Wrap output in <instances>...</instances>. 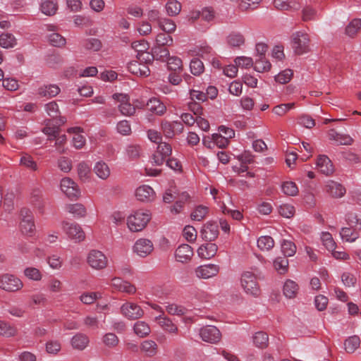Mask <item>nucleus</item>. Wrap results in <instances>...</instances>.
Instances as JSON below:
<instances>
[{"instance_id":"obj_1","label":"nucleus","mask_w":361,"mask_h":361,"mask_svg":"<svg viewBox=\"0 0 361 361\" xmlns=\"http://www.w3.org/2000/svg\"><path fill=\"white\" fill-rule=\"evenodd\" d=\"M151 219L149 211L137 210L131 214L127 219L128 228L133 232H138L143 230Z\"/></svg>"},{"instance_id":"obj_2","label":"nucleus","mask_w":361,"mask_h":361,"mask_svg":"<svg viewBox=\"0 0 361 361\" xmlns=\"http://www.w3.org/2000/svg\"><path fill=\"white\" fill-rule=\"evenodd\" d=\"M240 286L243 291L249 295L257 297L260 294L259 285L257 276L251 271H244L241 274Z\"/></svg>"},{"instance_id":"obj_3","label":"nucleus","mask_w":361,"mask_h":361,"mask_svg":"<svg viewBox=\"0 0 361 361\" xmlns=\"http://www.w3.org/2000/svg\"><path fill=\"white\" fill-rule=\"evenodd\" d=\"M310 39L307 33L296 32L293 34L291 37V46L298 55H302L310 51Z\"/></svg>"},{"instance_id":"obj_4","label":"nucleus","mask_w":361,"mask_h":361,"mask_svg":"<svg viewBox=\"0 0 361 361\" xmlns=\"http://www.w3.org/2000/svg\"><path fill=\"white\" fill-rule=\"evenodd\" d=\"M87 263L94 270L102 271L106 269L109 260L106 255L98 250H91L87 255Z\"/></svg>"},{"instance_id":"obj_5","label":"nucleus","mask_w":361,"mask_h":361,"mask_svg":"<svg viewBox=\"0 0 361 361\" xmlns=\"http://www.w3.org/2000/svg\"><path fill=\"white\" fill-rule=\"evenodd\" d=\"M61 228L68 238L75 243H80L85 239V233L82 228L77 223L63 221L61 222Z\"/></svg>"},{"instance_id":"obj_6","label":"nucleus","mask_w":361,"mask_h":361,"mask_svg":"<svg viewBox=\"0 0 361 361\" xmlns=\"http://www.w3.org/2000/svg\"><path fill=\"white\" fill-rule=\"evenodd\" d=\"M23 287V281L16 275L11 274L0 275V289L6 292H17Z\"/></svg>"},{"instance_id":"obj_7","label":"nucleus","mask_w":361,"mask_h":361,"mask_svg":"<svg viewBox=\"0 0 361 361\" xmlns=\"http://www.w3.org/2000/svg\"><path fill=\"white\" fill-rule=\"evenodd\" d=\"M22 220L20 224L21 232L28 236H32L35 232V225L32 212L26 208L20 210Z\"/></svg>"},{"instance_id":"obj_8","label":"nucleus","mask_w":361,"mask_h":361,"mask_svg":"<svg viewBox=\"0 0 361 361\" xmlns=\"http://www.w3.org/2000/svg\"><path fill=\"white\" fill-rule=\"evenodd\" d=\"M60 189L71 200H76L80 196L79 186L69 177H64L61 180Z\"/></svg>"},{"instance_id":"obj_9","label":"nucleus","mask_w":361,"mask_h":361,"mask_svg":"<svg viewBox=\"0 0 361 361\" xmlns=\"http://www.w3.org/2000/svg\"><path fill=\"white\" fill-rule=\"evenodd\" d=\"M199 335L204 342L215 344L221 339V333L215 326L207 325L200 329Z\"/></svg>"},{"instance_id":"obj_10","label":"nucleus","mask_w":361,"mask_h":361,"mask_svg":"<svg viewBox=\"0 0 361 361\" xmlns=\"http://www.w3.org/2000/svg\"><path fill=\"white\" fill-rule=\"evenodd\" d=\"M171 146L167 142H159L156 151L152 154L153 163L157 166L162 165L166 158L171 154Z\"/></svg>"},{"instance_id":"obj_11","label":"nucleus","mask_w":361,"mask_h":361,"mask_svg":"<svg viewBox=\"0 0 361 361\" xmlns=\"http://www.w3.org/2000/svg\"><path fill=\"white\" fill-rule=\"evenodd\" d=\"M121 312L125 317L131 320L140 319L144 314V311L140 305L130 302L121 305Z\"/></svg>"},{"instance_id":"obj_12","label":"nucleus","mask_w":361,"mask_h":361,"mask_svg":"<svg viewBox=\"0 0 361 361\" xmlns=\"http://www.w3.org/2000/svg\"><path fill=\"white\" fill-rule=\"evenodd\" d=\"M114 99L119 102L118 109L120 112L126 116H130L135 112V108L129 101V97L126 94L117 93L113 95Z\"/></svg>"},{"instance_id":"obj_13","label":"nucleus","mask_w":361,"mask_h":361,"mask_svg":"<svg viewBox=\"0 0 361 361\" xmlns=\"http://www.w3.org/2000/svg\"><path fill=\"white\" fill-rule=\"evenodd\" d=\"M154 250L152 242L147 238L137 239L133 247V252L140 257H146L149 255Z\"/></svg>"},{"instance_id":"obj_14","label":"nucleus","mask_w":361,"mask_h":361,"mask_svg":"<svg viewBox=\"0 0 361 361\" xmlns=\"http://www.w3.org/2000/svg\"><path fill=\"white\" fill-rule=\"evenodd\" d=\"M220 270V267L217 264H207L198 266L195 269L196 277L202 279H208L216 276Z\"/></svg>"},{"instance_id":"obj_15","label":"nucleus","mask_w":361,"mask_h":361,"mask_svg":"<svg viewBox=\"0 0 361 361\" xmlns=\"http://www.w3.org/2000/svg\"><path fill=\"white\" fill-rule=\"evenodd\" d=\"M161 128L164 135L168 138H172L175 135L176 132L182 133L183 130L182 123L178 121L173 122L168 121H162Z\"/></svg>"},{"instance_id":"obj_16","label":"nucleus","mask_w":361,"mask_h":361,"mask_svg":"<svg viewBox=\"0 0 361 361\" xmlns=\"http://www.w3.org/2000/svg\"><path fill=\"white\" fill-rule=\"evenodd\" d=\"M194 255L193 249L188 244L179 245L175 251L176 261L181 263L190 262Z\"/></svg>"},{"instance_id":"obj_17","label":"nucleus","mask_w":361,"mask_h":361,"mask_svg":"<svg viewBox=\"0 0 361 361\" xmlns=\"http://www.w3.org/2000/svg\"><path fill=\"white\" fill-rule=\"evenodd\" d=\"M201 237L206 241H213L219 235L218 225L215 223L207 222L200 231Z\"/></svg>"},{"instance_id":"obj_18","label":"nucleus","mask_w":361,"mask_h":361,"mask_svg":"<svg viewBox=\"0 0 361 361\" xmlns=\"http://www.w3.org/2000/svg\"><path fill=\"white\" fill-rule=\"evenodd\" d=\"M111 286L118 291L130 295L135 294L137 290L133 284L118 277H114L111 279Z\"/></svg>"},{"instance_id":"obj_19","label":"nucleus","mask_w":361,"mask_h":361,"mask_svg":"<svg viewBox=\"0 0 361 361\" xmlns=\"http://www.w3.org/2000/svg\"><path fill=\"white\" fill-rule=\"evenodd\" d=\"M135 196L139 201L150 202L154 200L155 192L152 187L143 185L136 189Z\"/></svg>"},{"instance_id":"obj_20","label":"nucleus","mask_w":361,"mask_h":361,"mask_svg":"<svg viewBox=\"0 0 361 361\" xmlns=\"http://www.w3.org/2000/svg\"><path fill=\"white\" fill-rule=\"evenodd\" d=\"M316 165L318 170L326 176L331 175L334 171L331 161L326 155H319L317 159Z\"/></svg>"},{"instance_id":"obj_21","label":"nucleus","mask_w":361,"mask_h":361,"mask_svg":"<svg viewBox=\"0 0 361 361\" xmlns=\"http://www.w3.org/2000/svg\"><path fill=\"white\" fill-rule=\"evenodd\" d=\"M146 105L149 111L157 116H162L166 111V106L165 104L156 97L150 98L147 101Z\"/></svg>"},{"instance_id":"obj_22","label":"nucleus","mask_w":361,"mask_h":361,"mask_svg":"<svg viewBox=\"0 0 361 361\" xmlns=\"http://www.w3.org/2000/svg\"><path fill=\"white\" fill-rule=\"evenodd\" d=\"M326 191L333 197H341L345 193V188L334 180H328L325 185Z\"/></svg>"},{"instance_id":"obj_23","label":"nucleus","mask_w":361,"mask_h":361,"mask_svg":"<svg viewBox=\"0 0 361 361\" xmlns=\"http://www.w3.org/2000/svg\"><path fill=\"white\" fill-rule=\"evenodd\" d=\"M328 137L330 140L335 141L337 145H350L353 143V138L345 134H340L334 129H331L328 132Z\"/></svg>"},{"instance_id":"obj_24","label":"nucleus","mask_w":361,"mask_h":361,"mask_svg":"<svg viewBox=\"0 0 361 361\" xmlns=\"http://www.w3.org/2000/svg\"><path fill=\"white\" fill-rule=\"evenodd\" d=\"M217 245L214 243H206L197 249V254L200 257L209 259L213 257L217 252Z\"/></svg>"},{"instance_id":"obj_25","label":"nucleus","mask_w":361,"mask_h":361,"mask_svg":"<svg viewBox=\"0 0 361 361\" xmlns=\"http://www.w3.org/2000/svg\"><path fill=\"white\" fill-rule=\"evenodd\" d=\"M89 343L90 340L88 336L82 333L76 334L71 340L72 347L78 350H84L88 345Z\"/></svg>"},{"instance_id":"obj_26","label":"nucleus","mask_w":361,"mask_h":361,"mask_svg":"<svg viewBox=\"0 0 361 361\" xmlns=\"http://www.w3.org/2000/svg\"><path fill=\"white\" fill-rule=\"evenodd\" d=\"M274 6L276 8L282 11L298 10L300 5L296 0H274Z\"/></svg>"},{"instance_id":"obj_27","label":"nucleus","mask_w":361,"mask_h":361,"mask_svg":"<svg viewBox=\"0 0 361 361\" xmlns=\"http://www.w3.org/2000/svg\"><path fill=\"white\" fill-rule=\"evenodd\" d=\"M80 132H82V129L80 127H73L68 129V133H75L73 137L72 143L73 147L76 149L82 148L86 142L85 137L80 134Z\"/></svg>"},{"instance_id":"obj_28","label":"nucleus","mask_w":361,"mask_h":361,"mask_svg":"<svg viewBox=\"0 0 361 361\" xmlns=\"http://www.w3.org/2000/svg\"><path fill=\"white\" fill-rule=\"evenodd\" d=\"M226 42L231 47H240L245 44V38L241 32L233 31L227 36Z\"/></svg>"},{"instance_id":"obj_29","label":"nucleus","mask_w":361,"mask_h":361,"mask_svg":"<svg viewBox=\"0 0 361 361\" xmlns=\"http://www.w3.org/2000/svg\"><path fill=\"white\" fill-rule=\"evenodd\" d=\"M359 231L351 227H343L341 229L340 235L343 240L353 243L355 242L360 237Z\"/></svg>"},{"instance_id":"obj_30","label":"nucleus","mask_w":361,"mask_h":361,"mask_svg":"<svg viewBox=\"0 0 361 361\" xmlns=\"http://www.w3.org/2000/svg\"><path fill=\"white\" fill-rule=\"evenodd\" d=\"M128 68L133 74L140 76H147L150 73L149 68L146 65L140 63L137 61L130 62L128 64Z\"/></svg>"},{"instance_id":"obj_31","label":"nucleus","mask_w":361,"mask_h":361,"mask_svg":"<svg viewBox=\"0 0 361 361\" xmlns=\"http://www.w3.org/2000/svg\"><path fill=\"white\" fill-rule=\"evenodd\" d=\"M66 210L74 217H85L87 214L86 208L80 203L69 204L66 205Z\"/></svg>"},{"instance_id":"obj_32","label":"nucleus","mask_w":361,"mask_h":361,"mask_svg":"<svg viewBox=\"0 0 361 361\" xmlns=\"http://www.w3.org/2000/svg\"><path fill=\"white\" fill-rule=\"evenodd\" d=\"M156 320L158 321L159 326L166 331L171 334H176L178 331V327L173 324V322L169 318L166 317L159 316L156 317Z\"/></svg>"},{"instance_id":"obj_33","label":"nucleus","mask_w":361,"mask_h":361,"mask_svg":"<svg viewBox=\"0 0 361 361\" xmlns=\"http://www.w3.org/2000/svg\"><path fill=\"white\" fill-rule=\"evenodd\" d=\"M93 170L97 177L102 180H106L110 176L109 166L102 161L97 162Z\"/></svg>"},{"instance_id":"obj_34","label":"nucleus","mask_w":361,"mask_h":361,"mask_svg":"<svg viewBox=\"0 0 361 361\" xmlns=\"http://www.w3.org/2000/svg\"><path fill=\"white\" fill-rule=\"evenodd\" d=\"M60 92V88L56 85H47L40 87L38 90V94L41 97H53Z\"/></svg>"},{"instance_id":"obj_35","label":"nucleus","mask_w":361,"mask_h":361,"mask_svg":"<svg viewBox=\"0 0 361 361\" xmlns=\"http://www.w3.org/2000/svg\"><path fill=\"white\" fill-rule=\"evenodd\" d=\"M298 290V284L292 280H286L283 288L284 295L288 298L295 297Z\"/></svg>"},{"instance_id":"obj_36","label":"nucleus","mask_w":361,"mask_h":361,"mask_svg":"<svg viewBox=\"0 0 361 361\" xmlns=\"http://www.w3.org/2000/svg\"><path fill=\"white\" fill-rule=\"evenodd\" d=\"M77 171L78 176L82 181L86 182L89 180L91 174V168L87 163L85 161L80 162L77 166Z\"/></svg>"},{"instance_id":"obj_37","label":"nucleus","mask_w":361,"mask_h":361,"mask_svg":"<svg viewBox=\"0 0 361 361\" xmlns=\"http://www.w3.org/2000/svg\"><path fill=\"white\" fill-rule=\"evenodd\" d=\"M361 29V19H353L346 26L345 33L350 37H354Z\"/></svg>"},{"instance_id":"obj_38","label":"nucleus","mask_w":361,"mask_h":361,"mask_svg":"<svg viewBox=\"0 0 361 361\" xmlns=\"http://www.w3.org/2000/svg\"><path fill=\"white\" fill-rule=\"evenodd\" d=\"M157 25L162 31L167 34L173 33L176 30L175 22L167 18H163L159 20Z\"/></svg>"},{"instance_id":"obj_39","label":"nucleus","mask_w":361,"mask_h":361,"mask_svg":"<svg viewBox=\"0 0 361 361\" xmlns=\"http://www.w3.org/2000/svg\"><path fill=\"white\" fill-rule=\"evenodd\" d=\"M254 69L259 73H264L269 71L271 69L270 62L265 58V56H259L255 59V62L253 64Z\"/></svg>"},{"instance_id":"obj_40","label":"nucleus","mask_w":361,"mask_h":361,"mask_svg":"<svg viewBox=\"0 0 361 361\" xmlns=\"http://www.w3.org/2000/svg\"><path fill=\"white\" fill-rule=\"evenodd\" d=\"M254 345L259 348H265L269 343L268 335L262 331L257 332L252 337Z\"/></svg>"},{"instance_id":"obj_41","label":"nucleus","mask_w":361,"mask_h":361,"mask_svg":"<svg viewBox=\"0 0 361 361\" xmlns=\"http://www.w3.org/2000/svg\"><path fill=\"white\" fill-rule=\"evenodd\" d=\"M345 350L348 353H354L360 345V339L357 336H352L345 341Z\"/></svg>"},{"instance_id":"obj_42","label":"nucleus","mask_w":361,"mask_h":361,"mask_svg":"<svg viewBox=\"0 0 361 361\" xmlns=\"http://www.w3.org/2000/svg\"><path fill=\"white\" fill-rule=\"evenodd\" d=\"M16 44V39L11 33H2L0 35V46L5 49L13 48Z\"/></svg>"},{"instance_id":"obj_43","label":"nucleus","mask_w":361,"mask_h":361,"mask_svg":"<svg viewBox=\"0 0 361 361\" xmlns=\"http://www.w3.org/2000/svg\"><path fill=\"white\" fill-rule=\"evenodd\" d=\"M173 39L170 34L160 32L157 35L154 47L171 46Z\"/></svg>"},{"instance_id":"obj_44","label":"nucleus","mask_w":361,"mask_h":361,"mask_svg":"<svg viewBox=\"0 0 361 361\" xmlns=\"http://www.w3.org/2000/svg\"><path fill=\"white\" fill-rule=\"evenodd\" d=\"M345 221L350 227L361 231V219L356 213L348 212L346 214Z\"/></svg>"},{"instance_id":"obj_45","label":"nucleus","mask_w":361,"mask_h":361,"mask_svg":"<svg viewBox=\"0 0 361 361\" xmlns=\"http://www.w3.org/2000/svg\"><path fill=\"white\" fill-rule=\"evenodd\" d=\"M58 6L56 3L51 0H45L42 2L40 9L47 16H52L56 13Z\"/></svg>"},{"instance_id":"obj_46","label":"nucleus","mask_w":361,"mask_h":361,"mask_svg":"<svg viewBox=\"0 0 361 361\" xmlns=\"http://www.w3.org/2000/svg\"><path fill=\"white\" fill-rule=\"evenodd\" d=\"M273 264L278 273L283 274L288 271V260L286 257H276Z\"/></svg>"},{"instance_id":"obj_47","label":"nucleus","mask_w":361,"mask_h":361,"mask_svg":"<svg viewBox=\"0 0 361 361\" xmlns=\"http://www.w3.org/2000/svg\"><path fill=\"white\" fill-rule=\"evenodd\" d=\"M102 298L100 292H85L80 296V300L85 305H91Z\"/></svg>"},{"instance_id":"obj_48","label":"nucleus","mask_w":361,"mask_h":361,"mask_svg":"<svg viewBox=\"0 0 361 361\" xmlns=\"http://www.w3.org/2000/svg\"><path fill=\"white\" fill-rule=\"evenodd\" d=\"M274 245V241L271 236H261L257 240V247L262 251H268Z\"/></svg>"},{"instance_id":"obj_49","label":"nucleus","mask_w":361,"mask_h":361,"mask_svg":"<svg viewBox=\"0 0 361 361\" xmlns=\"http://www.w3.org/2000/svg\"><path fill=\"white\" fill-rule=\"evenodd\" d=\"M134 332L140 337H145L150 333L149 325L143 321L137 322L133 326Z\"/></svg>"},{"instance_id":"obj_50","label":"nucleus","mask_w":361,"mask_h":361,"mask_svg":"<svg viewBox=\"0 0 361 361\" xmlns=\"http://www.w3.org/2000/svg\"><path fill=\"white\" fill-rule=\"evenodd\" d=\"M59 126L51 125V121H48L42 132L48 136L49 140H52L56 137L59 133Z\"/></svg>"},{"instance_id":"obj_51","label":"nucleus","mask_w":361,"mask_h":361,"mask_svg":"<svg viewBox=\"0 0 361 361\" xmlns=\"http://www.w3.org/2000/svg\"><path fill=\"white\" fill-rule=\"evenodd\" d=\"M282 192L287 196H296L298 194V188L293 181H286L281 185Z\"/></svg>"},{"instance_id":"obj_52","label":"nucleus","mask_w":361,"mask_h":361,"mask_svg":"<svg viewBox=\"0 0 361 361\" xmlns=\"http://www.w3.org/2000/svg\"><path fill=\"white\" fill-rule=\"evenodd\" d=\"M166 11L170 16L178 15L181 10V4L176 0L169 1L165 6Z\"/></svg>"},{"instance_id":"obj_53","label":"nucleus","mask_w":361,"mask_h":361,"mask_svg":"<svg viewBox=\"0 0 361 361\" xmlns=\"http://www.w3.org/2000/svg\"><path fill=\"white\" fill-rule=\"evenodd\" d=\"M16 334V329L9 323L0 320V336L4 337L14 336Z\"/></svg>"},{"instance_id":"obj_54","label":"nucleus","mask_w":361,"mask_h":361,"mask_svg":"<svg viewBox=\"0 0 361 361\" xmlns=\"http://www.w3.org/2000/svg\"><path fill=\"white\" fill-rule=\"evenodd\" d=\"M141 350L148 356H153L157 352V345L152 340H146L142 343Z\"/></svg>"},{"instance_id":"obj_55","label":"nucleus","mask_w":361,"mask_h":361,"mask_svg":"<svg viewBox=\"0 0 361 361\" xmlns=\"http://www.w3.org/2000/svg\"><path fill=\"white\" fill-rule=\"evenodd\" d=\"M47 39L51 45L56 47H63L66 43V39L58 32L50 34Z\"/></svg>"},{"instance_id":"obj_56","label":"nucleus","mask_w":361,"mask_h":361,"mask_svg":"<svg viewBox=\"0 0 361 361\" xmlns=\"http://www.w3.org/2000/svg\"><path fill=\"white\" fill-rule=\"evenodd\" d=\"M20 164L32 171H37L38 169L37 163L34 161L33 158L27 154L22 155L20 159Z\"/></svg>"},{"instance_id":"obj_57","label":"nucleus","mask_w":361,"mask_h":361,"mask_svg":"<svg viewBox=\"0 0 361 361\" xmlns=\"http://www.w3.org/2000/svg\"><path fill=\"white\" fill-rule=\"evenodd\" d=\"M166 312L172 315L181 316L185 314L186 308L176 303H168L166 305Z\"/></svg>"},{"instance_id":"obj_58","label":"nucleus","mask_w":361,"mask_h":361,"mask_svg":"<svg viewBox=\"0 0 361 361\" xmlns=\"http://www.w3.org/2000/svg\"><path fill=\"white\" fill-rule=\"evenodd\" d=\"M209 208L206 206H197L191 214V219L194 221H202L208 214Z\"/></svg>"},{"instance_id":"obj_59","label":"nucleus","mask_w":361,"mask_h":361,"mask_svg":"<svg viewBox=\"0 0 361 361\" xmlns=\"http://www.w3.org/2000/svg\"><path fill=\"white\" fill-rule=\"evenodd\" d=\"M279 213L283 217L290 219L292 218L295 213V207L290 204H282L278 208Z\"/></svg>"},{"instance_id":"obj_60","label":"nucleus","mask_w":361,"mask_h":361,"mask_svg":"<svg viewBox=\"0 0 361 361\" xmlns=\"http://www.w3.org/2000/svg\"><path fill=\"white\" fill-rule=\"evenodd\" d=\"M281 250L286 257H292L296 252V246L292 241L283 240L281 244Z\"/></svg>"},{"instance_id":"obj_61","label":"nucleus","mask_w":361,"mask_h":361,"mask_svg":"<svg viewBox=\"0 0 361 361\" xmlns=\"http://www.w3.org/2000/svg\"><path fill=\"white\" fill-rule=\"evenodd\" d=\"M24 275L29 279L39 281L42 279L41 271L35 267H27L24 270Z\"/></svg>"},{"instance_id":"obj_62","label":"nucleus","mask_w":361,"mask_h":361,"mask_svg":"<svg viewBox=\"0 0 361 361\" xmlns=\"http://www.w3.org/2000/svg\"><path fill=\"white\" fill-rule=\"evenodd\" d=\"M295 104L294 102L288 104H281L274 106L272 109L274 114L277 116H282L285 115L288 111L294 109Z\"/></svg>"},{"instance_id":"obj_63","label":"nucleus","mask_w":361,"mask_h":361,"mask_svg":"<svg viewBox=\"0 0 361 361\" xmlns=\"http://www.w3.org/2000/svg\"><path fill=\"white\" fill-rule=\"evenodd\" d=\"M190 68L191 73L194 75H200L203 73L204 70V66L201 60L199 59L195 58L191 60L190 63Z\"/></svg>"},{"instance_id":"obj_64","label":"nucleus","mask_w":361,"mask_h":361,"mask_svg":"<svg viewBox=\"0 0 361 361\" xmlns=\"http://www.w3.org/2000/svg\"><path fill=\"white\" fill-rule=\"evenodd\" d=\"M83 46L87 50L92 51H97L102 47L101 41L96 38L86 39L83 43Z\"/></svg>"}]
</instances>
